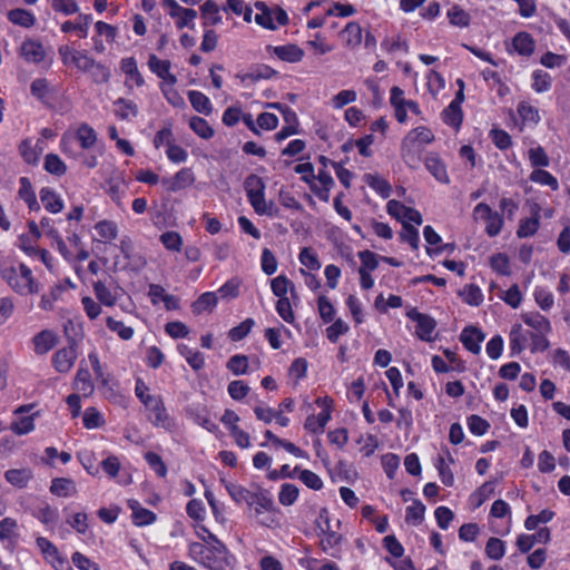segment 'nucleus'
<instances>
[{"mask_svg":"<svg viewBox=\"0 0 570 570\" xmlns=\"http://www.w3.org/2000/svg\"><path fill=\"white\" fill-rule=\"evenodd\" d=\"M514 50L521 56H531L534 51V40L528 32H518L512 40Z\"/></svg>","mask_w":570,"mask_h":570,"instance_id":"obj_34","label":"nucleus"},{"mask_svg":"<svg viewBox=\"0 0 570 570\" xmlns=\"http://www.w3.org/2000/svg\"><path fill=\"white\" fill-rule=\"evenodd\" d=\"M95 229L100 238L106 242H110L117 238L118 228L116 223L111 220H101L95 225Z\"/></svg>","mask_w":570,"mask_h":570,"instance_id":"obj_53","label":"nucleus"},{"mask_svg":"<svg viewBox=\"0 0 570 570\" xmlns=\"http://www.w3.org/2000/svg\"><path fill=\"white\" fill-rule=\"evenodd\" d=\"M7 17L11 23L23 28H31L36 23L35 14L22 8L10 10Z\"/></svg>","mask_w":570,"mask_h":570,"instance_id":"obj_35","label":"nucleus"},{"mask_svg":"<svg viewBox=\"0 0 570 570\" xmlns=\"http://www.w3.org/2000/svg\"><path fill=\"white\" fill-rule=\"evenodd\" d=\"M485 335L483 332L474 326L465 327L461 335L460 340L464 347L473 354H479L481 351V342H483Z\"/></svg>","mask_w":570,"mask_h":570,"instance_id":"obj_18","label":"nucleus"},{"mask_svg":"<svg viewBox=\"0 0 570 570\" xmlns=\"http://www.w3.org/2000/svg\"><path fill=\"white\" fill-rule=\"evenodd\" d=\"M188 99L193 108L199 112L204 114L206 116L210 115L213 111V105L209 100V98L204 95L200 91L197 90H190L188 92Z\"/></svg>","mask_w":570,"mask_h":570,"instance_id":"obj_36","label":"nucleus"},{"mask_svg":"<svg viewBox=\"0 0 570 570\" xmlns=\"http://www.w3.org/2000/svg\"><path fill=\"white\" fill-rule=\"evenodd\" d=\"M83 426L86 429H98L104 425L105 420L96 407L86 409L82 416Z\"/></svg>","mask_w":570,"mask_h":570,"instance_id":"obj_60","label":"nucleus"},{"mask_svg":"<svg viewBox=\"0 0 570 570\" xmlns=\"http://www.w3.org/2000/svg\"><path fill=\"white\" fill-rule=\"evenodd\" d=\"M494 493V482L487 481L479 487L471 495L470 501L474 508L481 507Z\"/></svg>","mask_w":570,"mask_h":570,"instance_id":"obj_43","label":"nucleus"},{"mask_svg":"<svg viewBox=\"0 0 570 570\" xmlns=\"http://www.w3.org/2000/svg\"><path fill=\"white\" fill-rule=\"evenodd\" d=\"M202 16L205 19L204 26H216L222 22L219 8L214 0L205 1L200 7Z\"/></svg>","mask_w":570,"mask_h":570,"instance_id":"obj_39","label":"nucleus"},{"mask_svg":"<svg viewBox=\"0 0 570 570\" xmlns=\"http://www.w3.org/2000/svg\"><path fill=\"white\" fill-rule=\"evenodd\" d=\"M33 515L43 524L50 525L57 522L59 512L56 508H52L49 503H42L39 505Z\"/></svg>","mask_w":570,"mask_h":570,"instance_id":"obj_44","label":"nucleus"},{"mask_svg":"<svg viewBox=\"0 0 570 570\" xmlns=\"http://www.w3.org/2000/svg\"><path fill=\"white\" fill-rule=\"evenodd\" d=\"M82 72L89 73L90 78L96 83H106L111 76L109 68L96 61L92 57L88 62L87 69H83Z\"/></svg>","mask_w":570,"mask_h":570,"instance_id":"obj_29","label":"nucleus"},{"mask_svg":"<svg viewBox=\"0 0 570 570\" xmlns=\"http://www.w3.org/2000/svg\"><path fill=\"white\" fill-rule=\"evenodd\" d=\"M128 507L131 510L132 522L137 527L149 525L156 521V514L144 508L137 500H128Z\"/></svg>","mask_w":570,"mask_h":570,"instance_id":"obj_19","label":"nucleus"},{"mask_svg":"<svg viewBox=\"0 0 570 570\" xmlns=\"http://www.w3.org/2000/svg\"><path fill=\"white\" fill-rule=\"evenodd\" d=\"M532 88L535 92H546L551 88V76L542 70H535L532 73Z\"/></svg>","mask_w":570,"mask_h":570,"instance_id":"obj_62","label":"nucleus"},{"mask_svg":"<svg viewBox=\"0 0 570 570\" xmlns=\"http://www.w3.org/2000/svg\"><path fill=\"white\" fill-rule=\"evenodd\" d=\"M255 8L259 11L255 16V22L263 28L275 30L278 26H285L288 22L286 11L279 7L269 9L265 2L257 1Z\"/></svg>","mask_w":570,"mask_h":570,"instance_id":"obj_7","label":"nucleus"},{"mask_svg":"<svg viewBox=\"0 0 570 570\" xmlns=\"http://www.w3.org/2000/svg\"><path fill=\"white\" fill-rule=\"evenodd\" d=\"M424 165L438 181L442 184H448L450 181L446 167L436 154H428L424 159Z\"/></svg>","mask_w":570,"mask_h":570,"instance_id":"obj_21","label":"nucleus"},{"mask_svg":"<svg viewBox=\"0 0 570 570\" xmlns=\"http://www.w3.org/2000/svg\"><path fill=\"white\" fill-rule=\"evenodd\" d=\"M187 416L193 420L198 425L203 426L209 432H214L217 430V425L207 416L206 413H203L193 406H188L186 409Z\"/></svg>","mask_w":570,"mask_h":570,"instance_id":"obj_52","label":"nucleus"},{"mask_svg":"<svg viewBox=\"0 0 570 570\" xmlns=\"http://www.w3.org/2000/svg\"><path fill=\"white\" fill-rule=\"evenodd\" d=\"M188 557L207 570H229L235 562L226 546L207 547L200 542L188 544Z\"/></svg>","mask_w":570,"mask_h":570,"instance_id":"obj_2","label":"nucleus"},{"mask_svg":"<svg viewBox=\"0 0 570 570\" xmlns=\"http://www.w3.org/2000/svg\"><path fill=\"white\" fill-rule=\"evenodd\" d=\"M277 75V71L267 65H257L250 69L249 72L238 75L237 77L242 80H250L253 82L271 79Z\"/></svg>","mask_w":570,"mask_h":570,"instance_id":"obj_32","label":"nucleus"},{"mask_svg":"<svg viewBox=\"0 0 570 570\" xmlns=\"http://www.w3.org/2000/svg\"><path fill=\"white\" fill-rule=\"evenodd\" d=\"M267 49L271 50L278 59L289 63L299 62L305 55L304 50L294 43L276 47L268 46Z\"/></svg>","mask_w":570,"mask_h":570,"instance_id":"obj_17","label":"nucleus"},{"mask_svg":"<svg viewBox=\"0 0 570 570\" xmlns=\"http://www.w3.org/2000/svg\"><path fill=\"white\" fill-rule=\"evenodd\" d=\"M485 553L492 560H500L505 553L504 542L499 538H490L485 546Z\"/></svg>","mask_w":570,"mask_h":570,"instance_id":"obj_64","label":"nucleus"},{"mask_svg":"<svg viewBox=\"0 0 570 570\" xmlns=\"http://www.w3.org/2000/svg\"><path fill=\"white\" fill-rule=\"evenodd\" d=\"M365 181L371 188H373L382 197H384V198L389 197L390 191H391V186L385 179H383L376 175L368 174V175H365Z\"/></svg>","mask_w":570,"mask_h":570,"instance_id":"obj_63","label":"nucleus"},{"mask_svg":"<svg viewBox=\"0 0 570 570\" xmlns=\"http://www.w3.org/2000/svg\"><path fill=\"white\" fill-rule=\"evenodd\" d=\"M94 292L98 301L106 306H114L117 302V295L100 281L94 283Z\"/></svg>","mask_w":570,"mask_h":570,"instance_id":"obj_50","label":"nucleus"},{"mask_svg":"<svg viewBox=\"0 0 570 570\" xmlns=\"http://www.w3.org/2000/svg\"><path fill=\"white\" fill-rule=\"evenodd\" d=\"M92 18L90 14H79L73 21H65L61 24V31L65 33L75 31L78 37L85 39L88 37L89 24Z\"/></svg>","mask_w":570,"mask_h":570,"instance_id":"obj_22","label":"nucleus"},{"mask_svg":"<svg viewBox=\"0 0 570 570\" xmlns=\"http://www.w3.org/2000/svg\"><path fill=\"white\" fill-rule=\"evenodd\" d=\"M524 325L514 323L509 333V347L511 356L519 355L525 348L532 353L544 352L549 348L548 335L552 331L550 321L539 312H524L520 315Z\"/></svg>","mask_w":570,"mask_h":570,"instance_id":"obj_1","label":"nucleus"},{"mask_svg":"<svg viewBox=\"0 0 570 570\" xmlns=\"http://www.w3.org/2000/svg\"><path fill=\"white\" fill-rule=\"evenodd\" d=\"M533 296L535 303L542 311L547 312L552 308L554 304V298L549 289L544 287H535Z\"/></svg>","mask_w":570,"mask_h":570,"instance_id":"obj_59","label":"nucleus"},{"mask_svg":"<svg viewBox=\"0 0 570 570\" xmlns=\"http://www.w3.org/2000/svg\"><path fill=\"white\" fill-rule=\"evenodd\" d=\"M265 188L266 185L259 176L250 174L245 178L244 189L255 213L258 215L273 216L274 204L273 202H266Z\"/></svg>","mask_w":570,"mask_h":570,"instance_id":"obj_6","label":"nucleus"},{"mask_svg":"<svg viewBox=\"0 0 570 570\" xmlns=\"http://www.w3.org/2000/svg\"><path fill=\"white\" fill-rule=\"evenodd\" d=\"M107 327L111 331L117 333V335L125 341H128L132 338L134 336V328L130 326H126L121 321H116L112 317H107L106 320Z\"/></svg>","mask_w":570,"mask_h":570,"instance_id":"obj_56","label":"nucleus"},{"mask_svg":"<svg viewBox=\"0 0 570 570\" xmlns=\"http://www.w3.org/2000/svg\"><path fill=\"white\" fill-rule=\"evenodd\" d=\"M73 385L77 391L83 394V396H89L94 392V384L87 368H79L77 371Z\"/></svg>","mask_w":570,"mask_h":570,"instance_id":"obj_42","label":"nucleus"},{"mask_svg":"<svg viewBox=\"0 0 570 570\" xmlns=\"http://www.w3.org/2000/svg\"><path fill=\"white\" fill-rule=\"evenodd\" d=\"M433 140L434 135L428 127L420 126L410 130L401 144L402 159L409 167L417 168L424 147Z\"/></svg>","mask_w":570,"mask_h":570,"instance_id":"obj_4","label":"nucleus"},{"mask_svg":"<svg viewBox=\"0 0 570 570\" xmlns=\"http://www.w3.org/2000/svg\"><path fill=\"white\" fill-rule=\"evenodd\" d=\"M58 55L65 66H73L79 71L87 69L91 58L86 50H75L67 45L58 48Z\"/></svg>","mask_w":570,"mask_h":570,"instance_id":"obj_13","label":"nucleus"},{"mask_svg":"<svg viewBox=\"0 0 570 570\" xmlns=\"http://www.w3.org/2000/svg\"><path fill=\"white\" fill-rule=\"evenodd\" d=\"M149 69L156 73L160 79L168 81L169 83H176L177 78L170 73V61L161 60L156 55H150L148 59Z\"/></svg>","mask_w":570,"mask_h":570,"instance_id":"obj_23","label":"nucleus"},{"mask_svg":"<svg viewBox=\"0 0 570 570\" xmlns=\"http://www.w3.org/2000/svg\"><path fill=\"white\" fill-rule=\"evenodd\" d=\"M114 106V112L120 120H129L138 115V106L131 100L118 98Z\"/></svg>","mask_w":570,"mask_h":570,"instance_id":"obj_30","label":"nucleus"},{"mask_svg":"<svg viewBox=\"0 0 570 570\" xmlns=\"http://www.w3.org/2000/svg\"><path fill=\"white\" fill-rule=\"evenodd\" d=\"M163 6L168 8L169 16L176 19L178 29L194 28V20L197 17L196 10L181 7L176 0H163Z\"/></svg>","mask_w":570,"mask_h":570,"instance_id":"obj_11","label":"nucleus"},{"mask_svg":"<svg viewBox=\"0 0 570 570\" xmlns=\"http://www.w3.org/2000/svg\"><path fill=\"white\" fill-rule=\"evenodd\" d=\"M4 478L10 484L23 488L32 478V473L29 469H11L6 471Z\"/></svg>","mask_w":570,"mask_h":570,"instance_id":"obj_41","label":"nucleus"},{"mask_svg":"<svg viewBox=\"0 0 570 570\" xmlns=\"http://www.w3.org/2000/svg\"><path fill=\"white\" fill-rule=\"evenodd\" d=\"M460 295L466 304L472 306H479L483 302V294L479 286L474 284L464 286Z\"/></svg>","mask_w":570,"mask_h":570,"instance_id":"obj_55","label":"nucleus"},{"mask_svg":"<svg viewBox=\"0 0 570 570\" xmlns=\"http://www.w3.org/2000/svg\"><path fill=\"white\" fill-rule=\"evenodd\" d=\"M271 289L273 294L278 298L287 297L286 294L288 291L292 293V296L295 295L294 284L285 275H278L277 277L273 278L271 281Z\"/></svg>","mask_w":570,"mask_h":570,"instance_id":"obj_38","label":"nucleus"},{"mask_svg":"<svg viewBox=\"0 0 570 570\" xmlns=\"http://www.w3.org/2000/svg\"><path fill=\"white\" fill-rule=\"evenodd\" d=\"M443 121L453 127L459 128L462 124L463 115L459 106V101H451L450 105L442 112Z\"/></svg>","mask_w":570,"mask_h":570,"instance_id":"obj_37","label":"nucleus"},{"mask_svg":"<svg viewBox=\"0 0 570 570\" xmlns=\"http://www.w3.org/2000/svg\"><path fill=\"white\" fill-rule=\"evenodd\" d=\"M20 56L29 63H40L46 58V50L41 42L26 39L20 46Z\"/></svg>","mask_w":570,"mask_h":570,"instance_id":"obj_16","label":"nucleus"},{"mask_svg":"<svg viewBox=\"0 0 570 570\" xmlns=\"http://www.w3.org/2000/svg\"><path fill=\"white\" fill-rule=\"evenodd\" d=\"M473 215L475 219L485 222V233L489 237H495L501 233L503 218L498 212H493L488 204L479 203L473 209Z\"/></svg>","mask_w":570,"mask_h":570,"instance_id":"obj_9","label":"nucleus"},{"mask_svg":"<svg viewBox=\"0 0 570 570\" xmlns=\"http://www.w3.org/2000/svg\"><path fill=\"white\" fill-rule=\"evenodd\" d=\"M77 360L76 343L72 342L53 353L52 365L59 373H68Z\"/></svg>","mask_w":570,"mask_h":570,"instance_id":"obj_14","label":"nucleus"},{"mask_svg":"<svg viewBox=\"0 0 570 570\" xmlns=\"http://www.w3.org/2000/svg\"><path fill=\"white\" fill-rule=\"evenodd\" d=\"M226 366L234 375H243L248 370V357L243 354L233 355Z\"/></svg>","mask_w":570,"mask_h":570,"instance_id":"obj_61","label":"nucleus"},{"mask_svg":"<svg viewBox=\"0 0 570 570\" xmlns=\"http://www.w3.org/2000/svg\"><path fill=\"white\" fill-rule=\"evenodd\" d=\"M135 395L144 404L148 412L147 417L154 426L167 431H171L176 426L174 419L167 412L163 397L150 394L149 387L140 377L136 379Z\"/></svg>","mask_w":570,"mask_h":570,"instance_id":"obj_3","label":"nucleus"},{"mask_svg":"<svg viewBox=\"0 0 570 570\" xmlns=\"http://www.w3.org/2000/svg\"><path fill=\"white\" fill-rule=\"evenodd\" d=\"M57 341L58 337L52 331H41L32 340L36 354L43 355L48 353L57 344Z\"/></svg>","mask_w":570,"mask_h":570,"instance_id":"obj_26","label":"nucleus"},{"mask_svg":"<svg viewBox=\"0 0 570 570\" xmlns=\"http://www.w3.org/2000/svg\"><path fill=\"white\" fill-rule=\"evenodd\" d=\"M539 225L540 223L538 213H535V215L530 218L521 219L517 230V236L519 238L531 237L537 233Z\"/></svg>","mask_w":570,"mask_h":570,"instance_id":"obj_49","label":"nucleus"},{"mask_svg":"<svg viewBox=\"0 0 570 570\" xmlns=\"http://www.w3.org/2000/svg\"><path fill=\"white\" fill-rule=\"evenodd\" d=\"M195 183V175L190 168H181L171 178H164L163 185L170 193H176L191 186Z\"/></svg>","mask_w":570,"mask_h":570,"instance_id":"obj_15","label":"nucleus"},{"mask_svg":"<svg viewBox=\"0 0 570 570\" xmlns=\"http://www.w3.org/2000/svg\"><path fill=\"white\" fill-rule=\"evenodd\" d=\"M341 37L348 48L357 47L362 41V29L357 22H348L341 32Z\"/></svg>","mask_w":570,"mask_h":570,"instance_id":"obj_33","label":"nucleus"},{"mask_svg":"<svg viewBox=\"0 0 570 570\" xmlns=\"http://www.w3.org/2000/svg\"><path fill=\"white\" fill-rule=\"evenodd\" d=\"M450 23L456 27H468L470 23V14L459 6H453L448 10Z\"/></svg>","mask_w":570,"mask_h":570,"instance_id":"obj_58","label":"nucleus"},{"mask_svg":"<svg viewBox=\"0 0 570 570\" xmlns=\"http://www.w3.org/2000/svg\"><path fill=\"white\" fill-rule=\"evenodd\" d=\"M76 138L82 149H90L97 141V134L91 126L83 122L78 127Z\"/></svg>","mask_w":570,"mask_h":570,"instance_id":"obj_40","label":"nucleus"},{"mask_svg":"<svg viewBox=\"0 0 570 570\" xmlns=\"http://www.w3.org/2000/svg\"><path fill=\"white\" fill-rule=\"evenodd\" d=\"M43 168L51 175L62 176L67 171V166L61 160V158L56 154H48L45 157Z\"/></svg>","mask_w":570,"mask_h":570,"instance_id":"obj_46","label":"nucleus"},{"mask_svg":"<svg viewBox=\"0 0 570 570\" xmlns=\"http://www.w3.org/2000/svg\"><path fill=\"white\" fill-rule=\"evenodd\" d=\"M189 127L203 139H209L214 136V129L209 126L208 121L202 117H191L189 119Z\"/></svg>","mask_w":570,"mask_h":570,"instance_id":"obj_48","label":"nucleus"},{"mask_svg":"<svg viewBox=\"0 0 570 570\" xmlns=\"http://www.w3.org/2000/svg\"><path fill=\"white\" fill-rule=\"evenodd\" d=\"M331 420V411L328 407L323 409L318 415H309L306 417L304 426L312 433H322L325 425Z\"/></svg>","mask_w":570,"mask_h":570,"instance_id":"obj_31","label":"nucleus"},{"mask_svg":"<svg viewBox=\"0 0 570 570\" xmlns=\"http://www.w3.org/2000/svg\"><path fill=\"white\" fill-rule=\"evenodd\" d=\"M218 303L217 294L214 292H206L202 294L193 304V312L200 314L205 311H212Z\"/></svg>","mask_w":570,"mask_h":570,"instance_id":"obj_45","label":"nucleus"},{"mask_svg":"<svg viewBox=\"0 0 570 570\" xmlns=\"http://www.w3.org/2000/svg\"><path fill=\"white\" fill-rule=\"evenodd\" d=\"M530 180L543 186H549L552 190H557L559 188L557 178L549 171L541 168H538L531 173Z\"/></svg>","mask_w":570,"mask_h":570,"instance_id":"obj_51","label":"nucleus"},{"mask_svg":"<svg viewBox=\"0 0 570 570\" xmlns=\"http://www.w3.org/2000/svg\"><path fill=\"white\" fill-rule=\"evenodd\" d=\"M425 505L415 500L412 505L406 508L405 520L413 524H421L424 520Z\"/></svg>","mask_w":570,"mask_h":570,"instance_id":"obj_57","label":"nucleus"},{"mask_svg":"<svg viewBox=\"0 0 570 570\" xmlns=\"http://www.w3.org/2000/svg\"><path fill=\"white\" fill-rule=\"evenodd\" d=\"M178 350L191 368L198 371L204 367L205 360L199 351L191 350L187 345H180Z\"/></svg>","mask_w":570,"mask_h":570,"instance_id":"obj_47","label":"nucleus"},{"mask_svg":"<svg viewBox=\"0 0 570 570\" xmlns=\"http://www.w3.org/2000/svg\"><path fill=\"white\" fill-rule=\"evenodd\" d=\"M406 316L416 322V335L420 340L431 342L433 340V332L436 327V322L431 316L420 313L417 309L412 308L406 313Z\"/></svg>","mask_w":570,"mask_h":570,"instance_id":"obj_12","label":"nucleus"},{"mask_svg":"<svg viewBox=\"0 0 570 570\" xmlns=\"http://www.w3.org/2000/svg\"><path fill=\"white\" fill-rule=\"evenodd\" d=\"M0 276L19 295L26 296L39 292V283L33 277L32 271L23 263L18 267H1Z\"/></svg>","mask_w":570,"mask_h":570,"instance_id":"obj_5","label":"nucleus"},{"mask_svg":"<svg viewBox=\"0 0 570 570\" xmlns=\"http://www.w3.org/2000/svg\"><path fill=\"white\" fill-rule=\"evenodd\" d=\"M222 482L228 494L237 504L245 502L247 505L252 507V500H254L257 492H252L239 484L227 482L225 480H222Z\"/></svg>","mask_w":570,"mask_h":570,"instance_id":"obj_25","label":"nucleus"},{"mask_svg":"<svg viewBox=\"0 0 570 570\" xmlns=\"http://www.w3.org/2000/svg\"><path fill=\"white\" fill-rule=\"evenodd\" d=\"M20 185H21V187L19 189L20 197L27 203L29 209L38 210L39 204L36 198V195L33 194V191L31 189V185H30L28 178L21 177Z\"/></svg>","mask_w":570,"mask_h":570,"instance_id":"obj_54","label":"nucleus"},{"mask_svg":"<svg viewBox=\"0 0 570 570\" xmlns=\"http://www.w3.org/2000/svg\"><path fill=\"white\" fill-rule=\"evenodd\" d=\"M40 200L43 205V207L52 213L57 214L60 213L63 208V200L61 197L51 188L43 187L40 193Z\"/></svg>","mask_w":570,"mask_h":570,"instance_id":"obj_28","label":"nucleus"},{"mask_svg":"<svg viewBox=\"0 0 570 570\" xmlns=\"http://www.w3.org/2000/svg\"><path fill=\"white\" fill-rule=\"evenodd\" d=\"M36 542L43 558L56 569L65 564V560L60 557L58 549L47 538L38 537Z\"/></svg>","mask_w":570,"mask_h":570,"instance_id":"obj_24","label":"nucleus"},{"mask_svg":"<svg viewBox=\"0 0 570 570\" xmlns=\"http://www.w3.org/2000/svg\"><path fill=\"white\" fill-rule=\"evenodd\" d=\"M49 490L58 498H71L78 493L77 484L70 478L52 479Z\"/></svg>","mask_w":570,"mask_h":570,"instance_id":"obj_20","label":"nucleus"},{"mask_svg":"<svg viewBox=\"0 0 570 570\" xmlns=\"http://www.w3.org/2000/svg\"><path fill=\"white\" fill-rule=\"evenodd\" d=\"M390 104L394 108V115L400 124H404L407 120V110L415 115L421 114L419 104L414 100L405 99L404 91L397 86L391 88Z\"/></svg>","mask_w":570,"mask_h":570,"instance_id":"obj_8","label":"nucleus"},{"mask_svg":"<svg viewBox=\"0 0 570 570\" xmlns=\"http://www.w3.org/2000/svg\"><path fill=\"white\" fill-rule=\"evenodd\" d=\"M321 535V547L323 551L331 554L332 557H336L341 551L342 535L331 529L330 531H324L320 533Z\"/></svg>","mask_w":570,"mask_h":570,"instance_id":"obj_27","label":"nucleus"},{"mask_svg":"<svg viewBox=\"0 0 570 570\" xmlns=\"http://www.w3.org/2000/svg\"><path fill=\"white\" fill-rule=\"evenodd\" d=\"M386 212L389 215L397 219L402 223V227L404 224L415 223L416 225H421L423 219L422 215L419 210L407 207L399 200L391 199L386 204Z\"/></svg>","mask_w":570,"mask_h":570,"instance_id":"obj_10","label":"nucleus"}]
</instances>
